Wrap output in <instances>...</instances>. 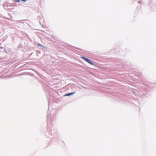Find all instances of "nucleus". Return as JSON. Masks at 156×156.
<instances>
[{"instance_id": "4", "label": "nucleus", "mask_w": 156, "mask_h": 156, "mask_svg": "<svg viewBox=\"0 0 156 156\" xmlns=\"http://www.w3.org/2000/svg\"><path fill=\"white\" fill-rule=\"evenodd\" d=\"M37 45L39 46H42V45H41V44H37Z\"/></svg>"}, {"instance_id": "5", "label": "nucleus", "mask_w": 156, "mask_h": 156, "mask_svg": "<svg viewBox=\"0 0 156 156\" xmlns=\"http://www.w3.org/2000/svg\"><path fill=\"white\" fill-rule=\"evenodd\" d=\"M21 0L23 2H26L27 1V0Z\"/></svg>"}, {"instance_id": "3", "label": "nucleus", "mask_w": 156, "mask_h": 156, "mask_svg": "<svg viewBox=\"0 0 156 156\" xmlns=\"http://www.w3.org/2000/svg\"><path fill=\"white\" fill-rule=\"evenodd\" d=\"M14 1L17 2H20V0H14Z\"/></svg>"}, {"instance_id": "2", "label": "nucleus", "mask_w": 156, "mask_h": 156, "mask_svg": "<svg viewBox=\"0 0 156 156\" xmlns=\"http://www.w3.org/2000/svg\"><path fill=\"white\" fill-rule=\"evenodd\" d=\"M75 93V92H72L71 93H68L67 94H66L64 96H69L70 95H73V94H74Z\"/></svg>"}, {"instance_id": "1", "label": "nucleus", "mask_w": 156, "mask_h": 156, "mask_svg": "<svg viewBox=\"0 0 156 156\" xmlns=\"http://www.w3.org/2000/svg\"><path fill=\"white\" fill-rule=\"evenodd\" d=\"M81 58H83V60L87 62L88 63L90 64V65H93V63L90 61L88 59V58H86L84 57H82Z\"/></svg>"}]
</instances>
